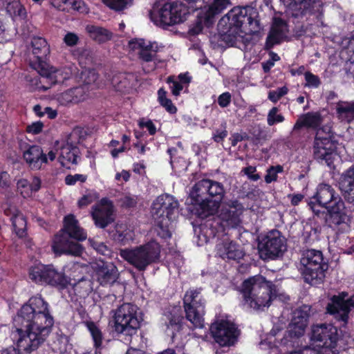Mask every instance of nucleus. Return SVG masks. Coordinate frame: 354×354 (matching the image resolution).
<instances>
[{"label":"nucleus","instance_id":"1","mask_svg":"<svg viewBox=\"0 0 354 354\" xmlns=\"http://www.w3.org/2000/svg\"><path fill=\"white\" fill-rule=\"evenodd\" d=\"M53 323L48 304L40 296L32 297L14 318L12 335L19 349L30 353L45 342Z\"/></svg>","mask_w":354,"mask_h":354},{"label":"nucleus","instance_id":"2","mask_svg":"<svg viewBox=\"0 0 354 354\" xmlns=\"http://www.w3.org/2000/svg\"><path fill=\"white\" fill-rule=\"evenodd\" d=\"M217 26L222 40L234 46L242 39V33L254 35L259 32V12L252 6L235 7L219 20Z\"/></svg>","mask_w":354,"mask_h":354},{"label":"nucleus","instance_id":"3","mask_svg":"<svg viewBox=\"0 0 354 354\" xmlns=\"http://www.w3.org/2000/svg\"><path fill=\"white\" fill-rule=\"evenodd\" d=\"M225 193L221 183L205 178L195 183L189 196L196 205V214L204 218L217 212Z\"/></svg>","mask_w":354,"mask_h":354},{"label":"nucleus","instance_id":"4","mask_svg":"<svg viewBox=\"0 0 354 354\" xmlns=\"http://www.w3.org/2000/svg\"><path fill=\"white\" fill-rule=\"evenodd\" d=\"M241 292L243 305L254 310H263L277 296V286L261 275L245 279L241 286Z\"/></svg>","mask_w":354,"mask_h":354},{"label":"nucleus","instance_id":"5","mask_svg":"<svg viewBox=\"0 0 354 354\" xmlns=\"http://www.w3.org/2000/svg\"><path fill=\"white\" fill-rule=\"evenodd\" d=\"M300 263L301 274L305 282L313 286L322 283L326 277L328 265L320 250H307L302 253Z\"/></svg>","mask_w":354,"mask_h":354},{"label":"nucleus","instance_id":"6","mask_svg":"<svg viewBox=\"0 0 354 354\" xmlns=\"http://www.w3.org/2000/svg\"><path fill=\"white\" fill-rule=\"evenodd\" d=\"M120 255L139 271L157 262L160 257V246L156 241H150L133 249H122Z\"/></svg>","mask_w":354,"mask_h":354},{"label":"nucleus","instance_id":"7","mask_svg":"<svg viewBox=\"0 0 354 354\" xmlns=\"http://www.w3.org/2000/svg\"><path fill=\"white\" fill-rule=\"evenodd\" d=\"M138 307L130 303H124L114 311V327L118 333L132 335L140 328Z\"/></svg>","mask_w":354,"mask_h":354},{"label":"nucleus","instance_id":"8","mask_svg":"<svg viewBox=\"0 0 354 354\" xmlns=\"http://www.w3.org/2000/svg\"><path fill=\"white\" fill-rule=\"evenodd\" d=\"M186 319L194 328L203 326L205 301L201 295V288L187 290L183 298Z\"/></svg>","mask_w":354,"mask_h":354},{"label":"nucleus","instance_id":"9","mask_svg":"<svg viewBox=\"0 0 354 354\" xmlns=\"http://www.w3.org/2000/svg\"><path fill=\"white\" fill-rule=\"evenodd\" d=\"M29 277L35 283L49 284L61 288L66 287L68 283L64 274L58 272L52 265L38 264L31 267Z\"/></svg>","mask_w":354,"mask_h":354},{"label":"nucleus","instance_id":"10","mask_svg":"<svg viewBox=\"0 0 354 354\" xmlns=\"http://www.w3.org/2000/svg\"><path fill=\"white\" fill-rule=\"evenodd\" d=\"M326 209L327 211L323 213L325 214V223L328 227L336 233H344L350 230L349 216L342 198H337V201L327 206Z\"/></svg>","mask_w":354,"mask_h":354},{"label":"nucleus","instance_id":"11","mask_svg":"<svg viewBox=\"0 0 354 354\" xmlns=\"http://www.w3.org/2000/svg\"><path fill=\"white\" fill-rule=\"evenodd\" d=\"M258 248L262 258L274 259L286 250V240L279 230H273L262 237Z\"/></svg>","mask_w":354,"mask_h":354},{"label":"nucleus","instance_id":"12","mask_svg":"<svg viewBox=\"0 0 354 354\" xmlns=\"http://www.w3.org/2000/svg\"><path fill=\"white\" fill-rule=\"evenodd\" d=\"M178 202L172 196L165 194L158 196L151 205L153 219L173 221L178 215Z\"/></svg>","mask_w":354,"mask_h":354},{"label":"nucleus","instance_id":"13","mask_svg":"<svg viewBox=\"0 0 354 354\" xmlns=\"http://www.w3.org/2000/svg\"><path fill=\"white\" fill-rule=\"evenodd\" d=\"M337 340V329L332 324L312 326L310 341L317 346L332 349L336 347Z\"/></svg>","mask_w":354,"mask_h":354},{"label":"nucleus","instance_id":"14","mask_svg":"<svg viewBox=\"0 0 354 354\" xmlns=\"http://www.w3.org/2000/svg\"><path fill=\"white\" fill-rule=\"evenodd\" d=\"M210 331L216 342L222 346L233 345L237 340L239 330L235 324L226 320L215 322Z\"/></svg>","mask_w":354,"mask_h":354},{"label":"nucleus","instance_id":"15","mask_svg":"<svg viewBox=\"0 0 354 354\" xmlns=\"http://www.w3.org/2000/svg\"><path fill=\"white\" fill-rule=\"evenodd\" d=\"M346 293L342 292L339 295H334L331 297L330 301L327 304L326 310L330 315L337 321H341L346 325L348 320V315L354 308V300L345 299Z\"/></svg>","mask_w":354,"mask_h":354},{"label":"nucleus","instance_id":"16","mask_svg":"<svg viewBox=\"0 0 354 354\" xmlns=\"http://www.w3.org/2000/svg\"><path fill=\"white\" fill-rule=\"evenodd\" d=\"M310 306L303 305L297 308L287 329L288 335L291 338H299L305 333L310 316Z\"/></svg>","mask_w":354,"mask_h":354},{"label":"nucleus","instance_id":"17","mask_svg":"<svg viewBox=\"0 0 354 354\" xmlns=\"http://www.w3.org/2000/svg\"><path fill=\"white\" fill-rule=\"evenodd\" d=\"M333 136L329 134L324 133L317 136L316 132L314 145L313 154L315 158L321 163H325L328 166H330L333 162L335 153L328 146L331 145V138Z\"/></svg>","mask_w":354,"mask_h":354},{"label":"nucleus","instance_id":"18","mask_svg":"<svg viewBox=\"0 0 354 354\" xmlns=\"http://www.w3.org/2000/svg\"><path fill=\"white\" fill-rule=\"evenodd\" d=\"M52 249L56 254H68L80 257L83 252L82 245L70 239L64 232L56 234L54 237Z\"/></svg>","mask_w":354,"mask_h":354},{"label":"nucleus","instance_id":"19","mask_svg":"<svg viewBox=\"0 0 354 354\" xmlns=\"http://www.w3.org/2000/svg\"><path fill=\"white\" fill-rule=\"evenodd\" d=\"M52 249L56 254H68L80 257L83 252L82 245L70 239L64 232L56 234L54 237Z\"/></svg>","mask_w":354,"mask_h":354},{"label":"nucleus","instance_id":"20","mask_svg":"<svg viewBox=\"0 0 354 354\" xmlns=\"http://www.w3.org/2000/svg\"><path fill=\"white\" fill-rule=\"evenodd\" d=\"M92 209L91 216L97 227L105 228L113 222V205L111 201L102 198Z\"/></svg>","mask_w":354,"mask_h":354},{"label":"nucleus","instance_id":"21","mask_svg":"<svg viewBox=\"0 0 354 354\" xmlns=\"http://www.w3.org/2000/svg\"><path fill=\"white\" fill-rule=\"evenodd\" d=\"M131 48L138 50V57L142 61L149 62L153 60L156 53L162 50L164 46L156 41L138 39L130 43Z\"/></svg>","mask_w":354,"mask_h":354},{"label":"nucleus","instance_id":"22","mask_svg":"<svg viewBox=\"0 0 354 354\" xmlns=\"http://www.w3.org/2000/svg\"><path fill=\"white\" fill-rule=\"evenodd\" d=\"M243 210V205L238 200H230L222 209L221 217L230 227H236L241 223Z\"/></svg>","mask_w":354,"mask_h":354},{"label":"nucleus","instance_id":"23","mask_svg":"<svg viewBox=\"0 0 354 354\" xmlns=\"http://www.w3.org/2000/svg\"><path fill=\"white\" fill-rule=\"evenodd\" d=\"M185 3L180 2L179 0L171 3H167L171 6V17L180 18V23L186 19V15L188 14V9L194 11L201 8L205 3L209 0H183Z\"/></svg>","mask_w":354,"mask_h":354},{"label":"nucleus","instance_id":"24","mask_svg":"<svg viewBox=\"0 0 354 354\" xmlns=\"http://www.w3.org/2000/svg\"><path fill=\"white\" fill-rule=\"evenodd\" d=\"M38 73L43 76V80H48L50 87L53 84L63 82L69 78L71 71L69 69L64 71L57 69L47 63H40L39 68H35Z\"/></svg>","mask_w":354,"mask_h":354},{"label":"nucleus","instance_id":"25","mask_svg":"<svg viewBox=\"0 0 354 354\" xmlns=\"http://www.w3.org/2000/svg\"><path fill=\"white\" fill-rule=\"evenodd\" d=\"M216 254L223 259L235 261H239L245 256L243 250L229 239H225L216 245Z\"/></svg>","mask_w":354,"mask_h":354},{"label":"nucleus","instance_id":"26","mask_svg":"<svg viewBox=\"0 0 354 354\" xmlns=\"http://www.w3.org/2000/svg\"><path fill=\"white\" fill-rule=\"evenodd\" d=\"M24 159L31 169L39 170L47 163V157L41 147L30 146L23 153Z\"/></svg>","mask_w":354,"mask_h":354},{"label":"nucleus","instance_id":"27","mask_svg":"<svg viewBox=\"0 0 354 354\" xmlns=\"http://www.w3.org/2000/svg\"><path fill=\"white\" fill-rule=\"evenodd\" d=\"M288 32V26L284 21L279 18H275L271 30L267 37L266 48H271L274 45L281 43Z\"/></svg>","mask_w":354,"mask_h":354},{"label":"nucleus","instance_id":"28","mask_svg":"<svg viewBox=\"0 0 354 354\" xmlns=\"http://www.w3.org/2000/svg\"><path fill=\"white\" fill-rule=\"evenodd\" d=\"M171 6L165 3L160 10L153 9L149 15L151 20L160 26H169L180 23V18L171 17Z\"/></svg>","mask_w":354,"mask_h":354},{"label":"nucleus","instance_id":"29","mask_svg":"<svg viewBox=\"0 0 354 354\" xmlns=\"http://www.w3.org/2000/svg\"><path fill=\"white\" fill-rule=\"evenodd\" d=\"M96 277L102 286L112 285L119 277L117 267L112 263H103L97 266L96 269Z\"/></svg>","mask_w":354,"mask_h":354},{"label":"nucleus","instance_id":"30","mask_svg":"<svg viewBox=\"0 0 354 354\" xmlns=\"http://www.w3.org/2000/svg\"><path fill=\"white\" fill-rule=\"evenodd\" d=\"M314 198L319 205L324 207L333 205L337 201V198H341L332 186L328 184H320Z\"/></svg>","mask_w":354,"mask_h":354},{"label":"nucleus","instance_id":"31","mask_svg":"<svg viewBox=\"0 0 354 354\" xmlns=\"http://www.w3.org/2000/svg\"><path fill=\"white\" fill-rule=\"evenodd\" d=\"M339 188L344 198L350 203H354V167L346 170L341 176Z\"/></svg>","mask_w":354,"mask_h":354},{"label":"nucleus","instance_id":"32","mask_svg":"<svg viewBox=\"0 0 354 354\" xmlns=\"http://www.w3.org/2000/svg\"><path fill=\"white\" fill-rule=\"evenodd\" d=\"M64 223V228L62 232L77 241H84L86 239V233L79 225L78 221L74 215L69 214L65 216Z\"/></svg>","mask_w":354,"mask_h":354},{"label":"nucleus","instance_id":"33","mask_svg":"<svg viewBox=\"0 0 354 354\" xmlns=\"http://www.w3.org/2000/svg\"><path fill=\"white\" fill-rule=\"evenodd\" d=\"M322 117L319 112H308L299 116L295 122L292 133L301 128L317 129L322 122Z\"/></svg>","mask_w":354,"mask_h":354},{"label":"nucleus","instance_id":"34","mask_svg":"<svg viewBox=\"0 0 354 354\" xmlns=\"http://www.w3.org/2000/svg\"><path fill=\"white\" fill-rule=\"evenodd\" d=\"M32 52L37 61V66L40 63H46L44 59L50 53V48L46 39L41 37H33L31 40Z\"/></svg>","mask_w":354,"mask_h":354},{"label":"nucleus","instance_id":"35","mask_svg":"<svg viewBox=\"0 0 354 354\" xmlns=\"http://www.w3.org/2000/svg\"><path fill=\"white\" fill-rule=\"evenodd\" d=\"M287 12L294 17L302 15L305 10L310 8L315 0H282Z\"/></svg>","mask_w":354,"mask_h":354},{"label":"nucleus","instance_id":"36","mask_svg":"<svg viewBox=\"0 0 354 354\" xmlns=\"http://www.w3.org/2000/svg\"><path fill=\"white\" fill-rule=\"evenodd\" d=\"M78 149L68 142L60 147L59 161L63 167H70V164H77Z\"/></svg>","mask_w":354,"mask_h":354},{"label":"nucleus","instance_id":"37","mask_svg":"<svg viewBox=\"0 0 354 354\" xmlns=\"http://www.w3.org/2000/svg\"><path fill=\"white\" fill-rule=\"evenodd\" d=\"M86 31L91 39L99 43L105 42L112 37V33L109 30L95 25H87Z\"/></svg>","mask_w":354,"mask_h":354},{"label":"nucleus","instance_id":"38","mask_svg":"<svg viewBox=\"0 0 354 354\" xmlns=\"http://www.w3.org/2000/svg\"><path fill=\"white\" fill-rule=\"evenodd\" d=\"M84 89L82 87L71 88L61 93L58 100L61 104L64 105L69 103H77L84 99L82 95Z\"/></svg>","mask_w":354,"mask_h":354},{"label":"nucleus","instance_id":"39","mask_svg":"<svg viewBox=\"0 0 354 354\" xmlns=\"http://www.w3.org/2000/svg\"><path fill=\"white\" fill-rule=\"evenodd\" d=\"M336 110L341 120L351 122L354 120V102H340Z\"/></svg>","mask_w":354,"mask_h":354},{"label":"nucleus","instance_id":"40","mask_svg":"<svg viewBox=\"0 0 354 354\" xmlns=\"http://www.w3.org/2000/svg\"><path fill=\"white\" fill-rule=\"evenodd\" d=\"M10 221L16 234L19 238H24L26 236V221L25 217L20 214L18 216L12 217Z\"/></svg>","mask_w":354,"mask_h":354},{"label":"nucleus","instance_id":"41","mask_svg":"<svg viewBox=\"0 0 354 354\" xmlns=\"http://www.w3.org/2000/svg\"><path fill=\"white\" fill-rule=\"evenodd\" d=\"M6 11L11 16H22L25 15V10L19 0H6L4 2Z\"/></svg>","mask_w":354,"mask_h":354},{"label":"nucleus","instance_id":"42","mask_svg":"<svg viewBox=\"0 0 354 354\" xmlns=\"http://www.w3.org/2000/svg\"><path fill=\"white\" fill-rule=\"evenodd\" d=\"M74 290L77 295L81 297H85L92 291V283L89 279H82L74 286Z\"/></svg>","mask_w":354,"mask_h":354},{"label":"nucleus","instance_id":"43","mask_svg":"<svg viewBox=\"0 0 354 354\" xmlns=\"http://www.w3.org/2000/svg\"><path fill=\"white\" fill-rule=\"evenodd\" d=\"M86 326L92 336L96 349L101 347L103 336L101 330L93 322H86Z\"/></svg>","mask_w":354,"mask_h":354},{"label":"nucleus","instance_id":"44","mask_svg":"<svg viewBox=\"0 0 354 354\" xmlns=\"http://www.w3.org/2000/svg\"><path fill=\"white\" fill-rule=\"evenodd\" d=\"M156 223V232L158 236L162 239H168L171 237V232L169 229V225L171 221H167L162 218L154 219Z\"/></svg>","mask_w":354,"mask_h":354},{"label":"nucleus","instance_id":"45","mask_svg":"<svg viewBox=\"0 0 354 354\" xmlns=\"http://www.w3.org/2000/svg\"><path fill=\"white\" fill-rule=\"evenodd\" d=\"M230 5V0H214L213 3L209 6L207 15L209 17H213L221 12L224 9Z\"/></svg>","mask_w":354,"mask_h":354},{"label":"nucleus","instance_id":"46","mask_svg":"<svg viewBox=\"0 0 354 354\" xmlns=\"http://www.w3.org/2000/svg\"><path fill=\"white\" fill-rule=\"evenodd\" d=\"M166 95L167 92L163 88H160L158 91V102L169 113H175L177 109L173 104L171 100L167 97Z\"/></svg>","mask_w":354,"mask_h":354},{"label":"nucleus","instance_id":"47","mask_svg":"<svg viewBox=\"0 0 354 354\" xmlns=\"http://www.w3.org/2000/svg\"><path fill=\"white\" fill-rule=\"evenodd\" d=\"M26 80L30 82V86L32 90L44 91L50 88L48 80H43L42 75H41V77H35L34 78H29V77H26Z\"/></svg>","mask_w":354,"mask_h":354},{"label":"nucleus","instance_id":"48","mask_svg":"<svg viewBox=\"0 0 354 354\" xmlns=\"http://www.w3.org/2000/svg\"><path fill=\"white\" fill-rule=\"evenodd\" d=\"M103 2L110 8L120 11L133 3V0H103Z\"/></svg>","mask_w":354,"mask_h":354},{"label":"nucleus","instance_id":"49","mask_svg":"<svg viewBox=\"0 0 354 354\" xmlns=\"http://www.w3.org/2000/svg\"><path fill=\"white\" fill-rule=\"evenodd\" d=\"M138 201V196L129 193L123 194L119 199L121 206L126 208L135 207Z\"/></svg>","mask_w":354,"mask_h":354},{"label":"nucleus","instance_id":"50","mask_svg":"<svg viewBox=\"0 0 354 354\" xmlns=\"http://www.w3.org/2000/svg\"><path fill=\"white\" fill-rule=\"evenodd\" d=\"M277 107H272L268 112L267 123L269 126H273L276 123L283 122L285 120L281 114H279Z\"/></svg>","mask_w":354,"mask_h":354},{"label":"nucleus","instance_id":"51","mask_svg":"<svg viewBox=\"0 0 354 354\" xmlns=\"http://www.w3.org/2000/svg\"><path fill=\"white\" fill-rule=\"evenodd\" d=\"M283 171V167L281 165L270 167L267 170V174L265 176V181L267 183H270L273 181L277 180V174Z\"/></svg>","mask_w":354,"mask_h":354},{"label":"nucleus","instance_id":"52","mask_svg":"<svg viewBox=\"0 0 354 354\" xmlns=\"http://www.w3.org/2000/svg\"><path fill=\"white\" fill-rule=\"evenodd\" d=\"M288 88L286 86H282L278 88L277 90L270 91L268 93V99L272 102H277L281 97L287 94Z\"/></svg>","mask_w":354,"mask_h":354},{"label":"nucleus","instance_id":"53","mask_svg":"<svg viewBox=\"0 0 354 354\" xmlns=\"http://www.w3.org/2000/svg\"><path fill=\"white\" fill-rule=\"evenodd\" d=\"M304 76L306 86L317 88L320 85L321 81L318 76L309 71L305 72Z\"/></svg>","mask_w":354,"mask_h":354},{"label":"nucleus","instance_id":"54","mask_svg":"<svg viewBox=\"0 0 354 354\" xmlns=\"http://www.w3.org/2000/svg\"><path fill=\"white\" fill-rule=\"evenodd\" d=\"M63 41L68 47H74L80 42V37L75 32H67L63 38Z\"/></svg>","mask_w":354,"mask_h":354},{"label":"nucleus","instance_id":"55","mask_svg":"<svg viewBox=\"0 0 354 354\" xmlns=\"http://www.w3.org/2000/svg\"><path fill=\"white\" fill-rule=\"evenodd\" d=\"M167 83L171 84L170 88L174 95L178 96L183 90V86L180 82L176 81L174 76H169L167 80Z\"/></svg>","mask_w":354,"mask_h":354},{"label":"nucleus","instance_id":"56","mask_svg":"<svg viewBox=\"0 0 354 354\" xmlns=\"http://www.w3.org/2000/svg\"><path fill=\"white\" fill-rule=\"evenodd\" d=\"M87 176L83 174H75V175H68L65 178V183L68 185H73L76 183V182L80 181L81 183H84L86 180Z\"/></svg>","mask_w":354,"mask_h":354},{"label":"nucleus","instance_id":"57","mask_svg":"<svg viewBox=\"0 0 354 354\" xmlns=\"http://www.w3.org/2000/svg\"><path fill=\"white\" fill-rule=\"evenodd\" d=\"M68 6L80 12H86L85 3L82 0H68Z\"/></svg>","mask_w":354,"mask_h":354},{"label":"nucleus","instance_id":"58","mask_svg":"<svg viewBox=\"0 0 354 354\" xmlns=\"http://www.w3.org/2000/svg\"><path fill=\"white\" fill-rule=\"evenodd\" d=\"M232 101V95L229 92L221 94L218 97V104L222 108L227 107Z\"/></svg>","mask_w":354,"mask_h":354},{"label":"nucleus","instance_id":"59","mask_svg":"<svg viewBox=\"0 0 354 354\" xmlns=\"http://www.w3.org/2000/svg\"><path fill=\"white\" fill-rule=\"evenodd\" d=\"M92 247L99 253L103 255H108L110 250L102 242L91 241Z\"/></svg>","mask_w":354,"mask_h":354},{"label":"nucleus","instance_id":"60","mask_svg":"<svg viewBox=\"0 0 354 354\" xmlns=\"http://www.w3.org/2000/svg\"><path fill=\"white\" fill-rule=\"evenodd\" d=\"M3 212L4 214L6 216H10V218L12 217L18 216L20 214L19 210L15 205H12L8 203L3 206Z\"/></svg>","mask_w":354,"mask_h":354},{"label":"nucleus","instance_id":"61","mask_svg":"<svg viewBox=\"0 0 354 354\" xmlns=\"http://www.w3.org/2000/svg\"><path fill=\"white\" fill-rule=\"evenodd\" d=\"M116 239L122 243L123 245H126L129 241L133 239L131 232L130 231H126L122 232H118Z\"/></svg>","mask_w":354,"mask_h":354},{"label":"nucleus","instance_id":"62","mask_svg":"<svg viewBox=\"0 0 354 354\" xmlns=\"http://www.w3.org/2000/svg\"><path fill=\"white\" fill-rule=\"evenodd\" d=\"M43 127V123L40 121H38L27 126L26 131L27 132L32 134H37L41 131Z\"/></svg>","mask_w":354,"mask_h":354},{"label":"nucleus","instance_id":"63","mask_svg":"<svg viewBox=\"0 0 354 354\" xmlns=\"http://www.w3.org/2000/svg\"><path fill=\"white\" fill-rule=\"evenodd\" d=\"M243 171L246 174L248 178L254 181H256L260 178V176L258 174H254L256 168L252 166L245 167Z\"/></svg>","mask_w":354,"mask_h":354},{"label":"nucleus","instance_id":"64","mask_svg":"<svg viewBox=\"0 0 354 354\" xmlns=\"http://www.w3.org/2000/svg\"><path fill=\"white\" fill-rule=\"evenodd\" d=\"M10 184V180L9 174L6 171L0 173V187L3 189H6L9 187Z\"/></svg>","mask_w":354,"mask_h":354}]
</instances>
